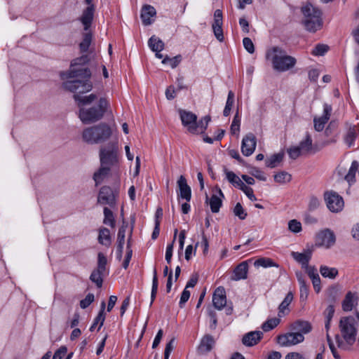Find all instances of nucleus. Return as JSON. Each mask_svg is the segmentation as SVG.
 I'll return each mask as SVG.
<instances>
[{"label": "nucleus", "instance_id": "f257e3e1", "mask_svg": "<svg viewBox=\"0 0 359 359\" xmlns=\"http://www.w3.org/2000/svg\"><path fill=\"white\" fill-rule=\"evenodd\" d=\"M266 57L271 61L273 68L278 72H286L292 69L297 62L294 57L288 55L285 50L278 46L268 50Z\"/></svg>", "mask_w": 359, "mask_h": 359}, {"label": "nucleus", "instance_id": "f03ea898", "mask_svg": "<svg viewBox=\"0 0 359 359\" xmlns=\"http://www.w3.org/2000/svg\"><path fill=\"white\" fill-rule=\"evenodd\" d=\"M111 135V127L108 124L102 123L84 129L82 138L88 144H100L109 139Z\"/></svg>", "mask_w": 359, "mask_h": 359}, {"label": "nucleus", "instance_id": "7ed1b4c3", "mask_svg": "<svg viewBox=\"0 0 359 359\" xmlns=\"http://www.w3.org/2000/svg\"><path fill=\"white\" fill-rule=\"evenodd\" d=\"M304 16L303 24L305 29L310 32H316L323 27L322 13L311 4H307L302 8Z\"/></svg>", "mask_w": 359, "mask_h": 359}, {"label": "nucleus", "instance_id": "20e7f679", "mask_svg": "<svg viewBox=\"0 0 359 359\" xmlns=\"http://www.w3.org/2000/svg\"><path fill=\"white\" fill-rule=\"evenodd\" d=\"M109 106V102L105 98H100L97 107L90 108L81 107L79 110V118L85 124H90L100 120Z\"/></svg>", "mask_w": 359, "mask_h": 359}, {"label": "nucleus", "instance_id": "39448f33", "mask_svg": "<svg viewBox=\"0 0 359 359\" xmlns=\"http://www.w3.org/2000/svg\"><path fill=\"white\" fill-rule=\"evenodd\" d=\"M88 62V57L86 55L73 60L71 62L70 69L61 73L62 79L90 78L91 73L89 69L83 67Z\"/></svg>", "mask_w": 359, "mask_h": 359}, {"label": "nucleus", "instance_id": "423d86ee", "mask_svg": "<svg viewBox=\"0 0 359 359\" xmlns=\"http://www.w3.org/2000/svg\"><path fill=\"white\" fill-rule=\"evenodd\" d=\"M341 335L346 342L350 345L355 343L357 335L356 322L351 316L343 317L339 321Z\"/></svg>", "mask_w": 359, "mask_h": 359}, {"label": "nucleus", "instance_id": "0eeeda50", "mask_svg": "<svg viewBox=\"0 0 359 359\" xmlns=\"http://www.w3.org/2000/svg\"><path fill=\"white\" fill-rule=\"evenodd\" d=\"M316 150L313 148L312 143V138L311 135L307 133L305 139L301 141L298 146L290 147L287 149L289 156L292 159H297L302 155H306L315 153Z\"/></svg>", "mask_w": 359, "mask_h": 359}, {"label": "nucleus", "instance_id": "6e6552de", "mask_svg": "<svg viewBox=\"0 0 359 359\" xmlns=\"http://www.w3.org/2000/svg\"><path fill=\"white\" fill-rule=\"evenodd\" d=\"M77 79L64 82L62 86L65 89L74 93V95L83 94L90 91L93 84L90 78H76Z\"/></svg>", "mask_w": 359, "mask_h": 359}, {"label": "nucleus", "instance_id": "1a4fd4ad", "mask_svg": "<svg viewBox=\"0 0 359 359\" xmlns=\"http://www.w3.org/2000/svg\"><path fill=\"white\" fill-rule=\"evenodd\" d=\"M118 147L116 142H109L100 150V158L101 165H113L117 162Z\"/></svg>", "mask_w": 359, "mask_h": 359}, {"label": "nucleus", "instance_id": "9d476101", "mask_svg": "<svg viewBox=\"0 0 359 359\" xmlns=\"http://www.w3.org/2000/svg\"><path fill=\"white\" fill-rule=\"evenodd\" d=\"M107 259L106 256L102 252H99L97 255V268L93 271L90 280L95 283L97 287H101L103 283V276L107 271Z\"/></svg>", "mask_w": 359, "mask_h": 359}, {"label": "nucleus", "instance_id": "9b49d317", "mask_svg": "<svg viewBox=\"0 0 359 359\" xmlns=\"http://www.w3.org/2000/svg\"><path fill=\"white\" fill-rule=\"evenodd\" d=\"M324 199L327 208L332 212H341L344 206L343 198L333 191L325 192Z\"/></svg>", "mask_w": 359, "mask_h": 359}, {"label": "nucleus", "instance_id": "f8f14e48", "mask_svg": "<svg viewBox=\"0 0 359 359\" xmlns=\"http://www.w3.org/2000/svg\"><path fill=\"white\" fill-rule=\"evenodd\" d=\"M335 242V235L334 232L329 229L320 231L316 236V245L318 247L329 249L334 245Z\"/></svg>", "mask_w": 359, "mask_h": 359}, {"label": "nucleus", "instance_id": "ddd939ff", "mask_svg": "<svg viewBox=\"0 0 359 359\" xmlns=\"http://www.w3.org/2000/svg\"><path fill=\"white\" fill-rule=\"evenodd\" d=\"M304 340L302 333H295L294 331L277 337V343L281 346H294Z\"/></svg>", "mask_w": 359, "mask_h": 359}, {"label": "nucleus", "instance_id": "4468645a", "mask_svg": "<svg viewBox=\"0 0 359 359\" xmlns=\"http://www.w3.org/2000/svg\"><path fill=\"white\" fill-rule=\"evenodd\" d=\"M118 195L116 190H113L107 186L102 187L99 192L97 197V203L102 205H113L115 204V198Z\"/></svg>", "mask_w": 359, "mask_h": 359}, {"label": "nucleus", "instance_id": "2eb2a0df", "mask_svg": "<svg viewBox=\"0 0 359 359\" xmlns=\"http://www.w3.org/2000/svg\"><path fill=\"white\" fill-rule=\"evenodd\" d=\"M179 113L183 126L187 127L189 133L195 134L197 128L196 126V115L191 111L183 109H180Z\"/></svg>", "mask_w": 359, "mask_h": 359}, {"label": "nucleus", "instance_id": "dca6fc26", "mask_svg": "<svg viewBox=\"0 0 359 359\" xmlns=\"http://www.w3.org/2000/svg\"><path fill=\"white\" fill-rule=\"evenodd\" d=\"M223 15L221 10L217 9L214 13V22L212 28L217 39L219 41H224V34L222 30Z\"/></svg>", "mask_w": 359, "mask_h": 359}, {"label": "nucleus", "instance_id": "f3484780", "mask_svg": "<svg viewBox=\"0 0 359 359\" xmlns=\"http://www.w3.org/2000/svg\"><path fill=\"white\" fill-rule=\"evenodd\" d=\"M323 107V115L321 117H315L313 119L314 128L318 132H320L324 129L325 125L330 118L332 110L331 105L326 103L324 104Z\"/></svg>", "mask_w": 359, "mask_h": 359}, {"label": "nucleus", "instance_id": "a211bd4d", "mask_svg": "<svg viewBox=\"0 0 359 359\" xmlns=\"http://www.w3.org/2000/svg\"><path fill=\"white\" fill-rule=\"evenodd\" d=\"M256 147V138L252 133L245 135L242 140L241 151L243 155L249 156L254 152Z\"/></svg>", "mask_w": 359, "mask_h": 359}, {"label": "nucleus", "instance_id": "6ab92c4d", "mask_svg": "<svg viewBox=\"0 0 359 359\" xmlns=\"http://www.w3.org/2000/svg\"><path fill=\"white\" fill-rule=\"evenodd\" d=\"M212 303L215 309L222 310L226 305V291L223 287L215 289L212 295Z\"/></svg>", "mask_w": 359, "mask_h": 359}, {"label": "nucleus", "instance_id": "aec40b11", "mask_svg": "<svg viewBox=\"0 0 359 359\" xmlns=\"http://www.w3.org/2000/svg\"><path fill=\"white\" fill-rule=\"evenodd\" d=\"M177 187L180 189L179 196L187 201V202H189L191 198V190L190 187L187 184V180L184 176L181 175L177 182Z\"/></svg>", "mask_w": 359, "mask_h": 359}, {"label": "nucleus", "instance_id": "412c9836", "mask_svg": "<svg viewBox=\"0 0 359 359\" xmlns=\"http://www.w3.org/2000/svg\"><path fill=\"white\" fill-rule=\"evenodd\" d=\"M291 330L295 333H302V335L309 333L312 330L311 324L306 320H298L290 325Z\"/></svg>", "mask_w": 359, "mask_h": 359}, {"label": "nucleus", "instance_id": "4be33fe9", "mask_svg": "<svg viewBox=\"0 0 359 359\" xmlns=\"http://www.w3.org/2000/svg\"><path fill=\"white\" fill-rule=\"evenodd\" d=\"M94 11L95 6L91 2L83 12V14L81 17V22L83 25L85 30H88L92 23L94 16Z\"/></svg>", "mask_w": 359, "mask_h": 359}, {"label": "nucleus", "instance_id": "5701e85b", "mask_svg": "<svg viewBox=\"0 0 359 359\" xmlns=\"http://www.w3.org/2000/svg\"><path fill=\"white\" fill-rule=\"evenodd\" d=\"M346 126L347 131L344 136V141L350 147L353 144V142L359 133V125L346 124Z\"/></svg>", "mask_w": 359, "mask_h": 359}, {"label": "nucleus", "instance_id": "b1692460", "mask_svg": "<svg viewBox=\"0 0 359 359\" xmlns=\"http://www.w3.org/2000/svg\"><path fill=\"white\" fill-rule=\"evenodd\" d=\"M294 299V295L292 292H289L285 297L284 298L283 301L280 303V304L278 306V317L281 318L287 314L289 313L290 309L289 306L291 304Z\"/></svg>", "mask_w": 359, "mask_h": 359}, {"label": "nucleus", "instance_id": "393cba45", "mask_svg": "<svg viewBox=\"0 0 359 359\" xmlns=\"http://www.w3.org/2000/svg\"><path fill=\"white\" fill-rule=\"evenodd\" d=\"M215 345V339L210 334H205L201 339L198 351L201 353L210 352Z\"/></svg>", "mask_w": 359, "mask_h": 359}, {"label": "nucleus", "instance_id": "a878e982", "mask_svg": "<svg viewBox=\"0 0 359 359\" xmlns=\"http://www.w3.org/2000/svg\"><path fill=\"white\" fill-rule=\"evenodd\" d=\"M262 336V332L260 331L250 332L243 337L242 341L245 346H252L260 341Z\"/></svg>", "mask_w": 359, "mask_h": 359}, {"label": "nucleus", "instance_id": "bb28decb", "mask_svg": "<svg viewBox=\"0 0 359 359\" xmlns=\"http://www.w3.org/2000/svg\"><path fill=\"white\" fill-rule=\"evenodd\" d=\"M156 15L155 8L150 5H145L143 6L141 13V18L144 25H149L151 24L152 20L151 18Z\"/></svg>", "mask_w": 359, "mask_h": 359}, {"label": "nucleus", "instance_id": "cd10ccee", "mask_svg": "<svg viewBox=\"0 0 359 359\" xmlns=\"http://www.w3.org/2000/svg\"><path fill=\"white\" fill-rule=\"evenodd\" d=\"M248 265L246 261L240 263L234 269V280L245 279L247 278Z\"/></svg>", "mask_w": 359, "mask_h": 359}, {"label": "nucleus", "instance_id": "c85d7f7f", "mask_svg": "<svg viewBox=\"0 0 359 359\" xmlns=\"http://www.w3.org/2000/svg\"><path fill=\"white\" fill-rule=\"evenodd\" d=\"M296 275L300 285V299L304 301L307 299L309 295V286L302 273L297 272Z\"/></svg>", "mask_w": 359, "mask_h": 359}, {"label": "nucleus", "instance_id": "c756f323", "mask_svg": "<svg viewBox=\"0 0 359 359\" xmlns=\"http://www.w3.org/2000/svg\"><path fill=\"white\" fill-rule=\"evenodd\" d=\"M110 168L107 165H102L100 168L94 173L93 179L95 182V185L97 186L100 184L104 179L108 176L109 173Z\"/></svg>", "mask_w": 359, "mask_h": 359}, {"label": "nucleus", "instance_id": "7c9ffc66", "mask_svg": "<svg viewBox=\"0 0 359 359\" xmlns=\"http://www.w3.org/2000/svg\"><path fill=\"white\" fill-rule=\"evenodd\" d=\"M74 99L77 102L78 106L81 108L82 106L89 104L94 102L97 99V95L93 93L86 96L74 95Z\"/></svg>", "mask_w": 359, "mask_h": 359}, {"label": "nucleus", "instance_id": "2f4dec72", "mask_svg": "<svg viewBox=\"0 0 359 359\" xmlns=\"http://www.w3.org/2000/svg\"><path fill=\"white\" fill-rule=\"evenodd\" d=\"M292 257L299 263L302 265L303 268H306L309 266V260L311 259V254L308 253H300V252H292Z\"/></svg>", "mask_w": 359, "mask_h": 359}, {"label": "nucleus", "instance_id": "473e14b6", "mask_svg": "<svg viewBox=\"0 0 359 359\" xmlns=\"http://www.w3.org/2000/svg\"><path fill=\"white\" fill-rule=\"evenodd\" d=\"M98 242L106 246H109L111 244L110 232L108 229L102 227L100 229Z\"/></svg>", "mask_w": 359, "mask_h": 359}, {"label": "nucleus", "instance_id": "72a5a7b5", "mask_svg": "<svg viewBox=\"0 0 359 359\" xmlns=\"http://www.w3.org/2000/svg\"><path fill=\"white\" fill-rule=\"evenodd\" d=\"M149 46L154 52H161L164 48V43L159 38L152 36L148 41Z\"/></svg>", "mask_w": 359, "mask_h": 359}, {"label": "nucleus", "instance_id": "f704fd0d", "mask_svg": "<svg viewBox=\"0 0 359 359\" xmlns=\"http://www.w3.org/2000/svg\"><path fill=\"white\" fill-rule=\"evenodd\" d=\"M224 172L228 181L233 186L240 188L242 185H243L244 183L233 172L229 171L227 169H224Z\"/></svg>", "mask_w": 359, "mask_h": 359}, {"label": "nucleus", "instance_id": "c9c22d12", "mask_svg": "<svg viewBox=\"0 0 359 359\" xmlns=\"http://www.w3.org/2000/svg\"><path fill=\"white\" fill-rule=\"evenodd\" d=\"M320 272L324 278L334 279L338 275V270L336 268H330L327 266H321Z\"/></svg>", "mask_w": 359, "mask_h": 359}, {"label": "nucleus", "instance_id": "e433bc0d", "mask_svg": "<svg viewBox=\"0 0 359 359\" xmlns=\"http://www.w3.org/2000/svg\"><path fill=\"white\" fill-rule=\"evenodd\" d=\"M254 265L255 267H271V266H276L278 267V264L275 263L271 259L268 257H261L258 259H257L254 262Z\"/></svg>", "mask_w": 359, "mask_h": 359}, {"label": "nucleus", "instance_id": "4c0bfd02", "mask_svg": "<svg viewBox=\"0 0 359 359\" xmlns=\"http://www.w3.org/2000/svg\"><path fill=\"white\" fill-rule=\"evenodd\" d=\"M222 201L217 195H212L210 198V206L211 211L214 213H217L219 211L220 207L222 206Z\"/></svg>", "mask_w": 359, "mask_h": 359}, {"label": "nucleus", "instance_id": "58836bf2", "mask_svg": "<svg viewBox=\"0 0 359 359\" xmlns=\"http://www.w3.org/2000/svg\"><path fill=\"white\" fill-rule=\"evenodd\" d=\"M358 166H359V164H358V161H354L352 162L351 166L349 168L348 173L345 175V180L348 182L351 183V182H353L355 181V176L356 171L358 169Z\"/></svg>", "mask_w": 359, "mask_h": 359}, {"label": "nucleus", "instance_id": "ea45409f", "mask_svg": "<svg viewBox=\"0 0 359 359\" xmlns=\"http://www.w3.org/2000/svg\"><path fill=\"white\" fill-rule=\"evenodd\" d=\"M211 118L210 116H204L198 123L196 121V133H203L205 130L207 129L208 123L210 121Z\"/></svg>", "mask_w": 359, "mask_h": 359}, {"label": "nucleus", "instance_id": "a19ab883", "mask_svg": "<svg viewBox=\"0 0 359 359\" xmlns=\"http://www.w3.org/2000/svg\"><path fill=\"white\" fill-rule=\"evenodd\" d=\"M234 104V93L233 91L229 90L228 93V97L226 102V105L223 111V114L224 116H228L232 109V107Z\"/></svg>", "mask_w": 359, "mask_h": 359}, {"label": "nucleus", "instance_id": "79ce46f5", "mask_svg": "<svg viewBox=\"0 0 359 359\" xmlns=\"http://www.w3.org/2000/svg\"><path fill=\"white\" fill-rule=\"evenodd\" d=\"M292 176L285 171H281L274 175V180L278 184H285L290 182Z\"/></svg>", "mask_w": 359, "mask_h": 359}, {"label": "nucleus", "instance_id": "37998d69", "mask_svg": "<svg viewBox=\"0 0 359 359\" xmlns=\"http://www.w3.org/2000/svg\"><path fill=\"white\" fill-rule=\"evenodd\" d=\"M283 158V154L279 153L273 154L266 161V165L271 168H275L278 163L282 161Z\"/></svg>", "mask_w": 359, "mask_h": 359}, {"label": "nucleus", "instance_id": "c03bdc74", "mask_svg": "<svg viewBox=\"0 0 359 359\" xmlns=\"http://www.w3.org/2000/svg\"><path fill=\"white\" fill-rule=\"evenodd\" d=\"M353 307V296L351 292H348L342 303L343 310L350 311Z\"/></svg>", "mask_w": 359, "mask_h": 359}, {"label": "nucleus", "instance_id": "a18cd8bd", "mask_svg": "<svg viewBox=\"0 0 359 359\" xmlns=\"http://www.w3.org/2000/svg\"><path fill=\"white\" fill-rule=\"evenodd\" d=\"M104 218L103 220L104 224L109 225L111 227H114L115 226V220L114 217L113 212L108 208H104Z\"/></svg>", "mask_w": 359, "mask_h": 359}, {"label": "nucleus", "instance_id": "49530a36", "mask_svg": "<svg viewBox=\"0 0 359 359\" xmlns=\"http://www.w3.org/2000/svg\"><path fill=\"white\" fill-rule=\"evenodd\" d=\"M92 41V34L86 33L83 35V41L80 43L79 47L81 52H86L90 45Z\"/></svg>", "mask_w": 359, "mask_h": 359}, {"label": "nucleus", "instance_id": "de8ad7c7", "mask_svg": "<svg viewBox=\"0 0 359 359\" xmlns=\"http://www.w3.org/2000/svg\"><path fill=\"white\" fill-rule=\"evenodd\" d=\"M158 276H157V271L156 269H154V276H153V280H152V288H151V304H152L153 302L154 301L157 290H158Z\"/></svg>", "mask_w": 359, "mask_h": 359}, {"label": "nucleus", "instance_id": "09e8293b", "mask_svg": "<svg viewBox=\"0 0 359 359\" xmlns=\"http://www.w3.org/2000/svg\"><path fill=\"white\" fill-rule=\"evenodd\" d=\"M182 57L180 55H177L174 57H169L168 56H165L162 60L163 64H169L172 68H175L181 62Z\"/></svg>", "mask_w": 359, "mask_h": 359}, {"label": "nucleus", "instance_id": "8fccbe9b", "mask_svg": "<svg viewBox=\"0 0 359 359\" xmlns=\"http://www.w3.org/2000/svg\"><path fill=\"white\" fill-rule=\"evenodd\" d=\"M280 323V319L277 318L268 320L262 325V329L265 332H268L276 327Z\"/></svg>", "mask_w": 359, "mask_h": 359}, {"label": "nucleus", "instance_id": "3c124183", "mask_svg": "<svg viewBox=\"0 0 359 359\" xmlns=\"http://www.w3.org/2000/svg\"><path fill=\"white\" fill-rule=\"evenodd\" d=\"M177 233V229H175V233H174V239H173L172 243L168 245L167 248H166L165 260L167 261L168 264H170V262H171V258H172V250H173L174 242L175 241Z\"/></svg>", "mask_w": 359, "mask_h": 359}, {"label": "nucleus", "instance_id": "603ef678", "mask_svg": "<svg viewBox=\"0 0 359 359\" xmlns=\"http://www.w3.org/2000/svg\"><path fill=\"white\" fill-rule=\"evenodd\" d=\"M320 205V200L315 196H311L309 198L308 208L309 211H314Z\"/></svg>", "mask_w": 359, "mask_h": 359}, {"label": "nucleus", "instance_id": "864d4df0", "mask_svg": "<svg viewBox=\"0 0 359 359\" xmlns=\"http://www.w3.org/2000/svg\"><path fill=\"white\" fill-rule=\"evenodd\" d=\"M233 213L236 216L238 217L240 219H245L247 217V212L245 211L240 203H238L235 205L233 208Z\"/></svg>", "mask_w": 359, "mask_h": 359}, {"label": "nucleus", "instance_id": "5fc2aeb1", "mask_svg": "<svg viewBox=\"0 0 359 359\" xmlns=\"http://www.w3.org/2000/svg\"><path fill=\"white\" fill-rule=\"evenodd\" d=\"M329 49V47L325 44H318L312 50L311 54L313 55H323Z\"/></svg>", "mask_w": 359, "mask_h": 359}, {"label": "nucleus", "instance_id": "6e6d98bb", "mask_svg": "<svg viewBox=\"0 0 359 359\" xmlns=\"http://www.w3.org/2000/svg\"><path fill=\"white\" fill-rule=\"evenodd\" d=\"M288 229L293 233H299L302 231V224L297 219H292L288 223Z\"/></svg>", "mask_w": 359, "mask_h": 359}, {"label": "nucleus", "instance_id": "4d7b16f0", "mask_svg": "<svg viewBox=\"0 0 359 359\" xmlns=\"http://www.w3.org/2000/svg\"><path fill=\"white\" fill-rule=\"evenodd\" d=\"M245 49L250 54L255 52V46L252 40L248 37H245L243 40Z\"/></svg>", "mask_w": 359, "mask_h": 359}, {"label": "nucleus", "instance_id": "13d9d810", "mask_svg": "<svg viewBox=\"0 0 359 359\" xmlns=\"http://www.w3.org/2000/svg\"><path fill=\"white\" fill-rule=\"evenodd\" d=\"M239 189L242 190L251 201H255L257 200V198L253 194V189L251 187L243 184Z\"/></svg>", "mask_w": 359, "mask_h": 359}, {"label": "nucleus", "instance_id": "bf43d9fd", "mask_svg": "<svg viewBox=\"0 0 359 359\" xmlns=\"http://www.w3.org/2000/svg\"><path fill=\"white\" fill-rule=\"evenodd\" d=\"M240 122H241V120L238 117V111H237L233 119V121H232V123L231 126V130L232 133L235 134L236 132L239 131Z\"/></svg>", "mask_w": 359, "mask_h": 359}, {"label": "nucleus", "instance_id": "052dcab7", "mask_svg": "<svg viewBox=\"0 0 359 359\" xmlns=\"http://www.w3.org/2000/svg\"><path fill=\"white\" fill-rule=\"evenodd\" d=\"M127 224H123L121 227L119 229L118 235H117V242L118 243L124 244L125 243V236L126 231Z\"/></svg>", "mask_w": 359, "mask_h": 359}, {"label": "nucleus", "instance_id": "680f3d73", "mask_svg": "<svg viewBox=\"0 0 359 359\" xmlns=\"http://www.w3.org/2000/svg\"><path fill=\"white\" fill-rule=\"evenodd\" d=\"M94 301V294L89 293L80 302V306L82 309H86Z\"/></svg>", "mask_w": 359, "mask_h": 359}, {"label": "nucleus", "instance_id": "e2e57ef3", "mask_svg": "<svg viewBox=\"0 0 359 359\" xmlns=\"http://www.w3.org/2000/svg\"><path fill=\"white\" fill-rule=\"evenodd\" d=\"M67 353V348L65 346H62L59 349H57L53 356V359H62L63 358Z\"/></svg>", "mask_w": 359, "mask_h": 359}, {"label": "nucleus", "instance_id": "0e129e2a", "mask_svg": "<svg viewBox=\"0 0 359 359\" xmlns=\"http://www.w3.org/2000/svg\"><path fill=\"white\" fill-rule=\"evenodd\" d=\"M327 340L329 344V347L332 351V353L335 359H341L340 356L337 351V348H335L330 336L329 335L328 332L327 333Z\"/></svg>", "mask_w": 359, "mask_h": 359}, {"label": "nucleus", "instance_id": "69168bd1", "mask_svg": "<svg viewBox=\"0 0 359 359\" xmlns=\"http://www.w3.org/2000/svg\"><path fill=\"white\" fill-rule=\"evenodd\" d=\"M175 343V339L172 338L170 341L166 344L165 352H164V359H168L171 351L173 349Z\"/></svg>", "mask_w": 359, "mask_h": 359}, {"label": "nucleus", "instance_id": "338daca9", "mask_svg": "<svg viewBox=\"0 0 359 359\" xmlns=\"http://www.w3.org/2000/svg\"><path fill=\"white\" fill-rule=\"evenodd\" d=\"M178 92L173 86H170L165 90V96L168 100H172L176 96V93Z\"/></svg>", "mask_w": 359, "mask_h": 359}, {"label": "nucleus", "instance_id": "774afa93", "mask_svg": "<svg viewBox=\"0 0 359 359\" xmlns=\"http://www.w3.org/2000/svg\"><path fill=\"white\" fill-rule=\"evenodd\" d=\"M190 297V292L184 288V290H183L182 294H181V297H180V306L181 308H182L184 306V304L189 300Z\"/></svg>", "mask_w": 359, "mask_h": 359}]
</instances>
